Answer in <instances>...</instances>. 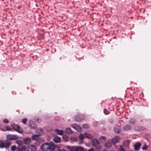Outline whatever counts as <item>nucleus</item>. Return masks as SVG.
<instances>
[{
    "label": "nucleus",
    "instance_id": "f257e3e1",
    "mask_svg": "<svg viewBox=\"0 0 151 151\" xmlns=\"http://www.w3.org/2000/svg\"><path fill=\"white\" fill-rule=\"evenodd\" d=\"M40 147L43 151H47L48 150L50 151H53L55 149V146L52 142H50L49 143H45L41 146Z\"/></svg>",
    "mask_w": 151,
    "mask_h": 151
},
{
    "label": "nucleus",
    "instance_id": "f03ea898",
    "mask_svg": "<svg viewBox=\"0 0 151 151\" xmlns=\"http://www.w3.org/2000/svg\"><path fill=\"white\" fill-rule=\"evenodd\" d=\"M12 144V142L8 140L0 141V148L1 149L9 148Z\"/></svg>",
    "mask_w": 151,
    "mask_h": 151
},
{
    "label": "nucleus",
    "instance_id": "7ed1b4c3",
    "mask_svg": "<svg viewBox=\"0 0 151 151\" xmlns=\"http://www.w3.org/2000/svg\"><path fill=\"white\" fill-rule=\"evenodd\" d=\"M65 148L70 151H83V148L80 146H67Z\"/></svg>",
    "mask_w": 151,
    "mask_h": 151
},
{
    "label": "nucleus",
    "instance_id": "20e7f679",
    "mask_svg": "<svg viewBox=\"0 0 151 151\" xmlns=\"http://www.w3.org/2000/svg\"><path fill=\"white\" fill-rule=\"evenodd\" d=\"M11 126L14 130L20 133H22L23 132V129L18 125L13 124H12Z\"/></svg>",
    "mask_w": 151,
    "mask_h": 151
},
{
    "label": "nucleus",
    "instance_id": "39448f33",
    "mask_svg": "<svg viewBox=\"0 0 151 151\" xmlns=\"http://www.w3.org/2000/svg\"><path fill=\"white\" fill-rule=\"evenodd\" d=\"M7 138L8 140H14L17 139L19 137L17 135L9 134L7 135Z\"/></svg>",
    "mask_w": 151,
    "mask_h": 151
},
{
    "label": "nucleus",
    "instance_id": "423d86ee",
    "mask_svg": "<svg viewBox=\"0 0 151 151\" xmlns=\"http://www.w3.org/2000/svg\"><path fill=\"white\" fill-rule=\"evenodd\" d=\"M37 150L36 146L32 145H29L27 147V151H35Z\"/></svg>",
    "mask_w": 151,
    "mask_h": 151
},
{
    "label": "nucleus",
    "instance_id": "0eeeda50",
    "mask_svg": "<svg viewBox=\"0 0 151 151\" xmlns=\"http://www.w3.org/2000/svg\"><path fill=\"white\" fill-rule=\"evenodd\" d=\"M29 126L31 129H36L37 128L36 124L34 122L31 120L29 121Z\"/></svg>",
    "mask_w": 151,
    "mask_h": 151
},
{
    "label": "nucleus",
    "instance_id": "6e6552de",
    "mask_svg": "<svg viewBox=\"0 0 151 151\" xmlns=\"http://www.w3.org/2000/svg\"><path fill=\"white\" fill-rule=\"evenodd\" d=\"M84 119V116L80 115L75 116L74 117L75 120L76 121L80 122L83 120Z\"/></svg>",
    "mask_w": 151,
    "mask_h": 151
},
{
    "label": "nucleus",
    "instance_id": "1a4fd4ad",
    "mask_svg": "<svg viewBox=\"0 0 151 151\" xmlns=\"http://www.w3.org/2000/svg\"><path fill=\"white\" fill-rule=\"evenodd\" d=\"M141 144L139 142H138L136 143L134 145V149L135 151H139L140 149Z\"/></svg>",
    "mask_w": 151,
    "mask_h": 151
},
{
    "label": "nucleus",
    "instance_id": "9d476101",
    "mask_svg": "<svg viewBox=\"0 0 151 151\" xmlns=\"http://www.w3.org/2000/svg\"><path fill=\"white\" fill-rule=\"evenodd\" d=\"M71 127L78 131L80 132L81 130V127L76 124H72L71 125Z\"/></svg>",
    "mask_w": 151,
    "mask_h": 151
},
{
    "label": "nucleus",
    "instance_id": "9b49d317",
    "mask_svg": "<svg viewBox=\"0 0 151 151\" xmlns=\"http://www.w3.org/2000/svg\"><path fill=\"white\" fill-rule=\"evenodd\" d=\"M120 138L119 136H116L114 137L111 139V141L114 144H115L119 141Z\"/></svg>",
    "mask_w": 151,
    "mask_h": 151
},
{
    "label": "nucleus",
    "instance_id": "f8f14e48",
    "mask_svg": "<svg viewBox=\"0 0 151 151\" xmlns=\"http://www.w3.org/2000/svg\"><path fill=\"white\" fill-rule=\"evenodd\" d=\"M92 145L94 147L97 146L100 144L99 142L96 139H93L91 140Z\"/></svg>",
    "mask_w": 151,
    "mask_h": 151
},
{
    "label": "nucleus",
    "instance_id": "ddd939ff",
    "mask_svg": "<svg viewBox=\"0 0 151 151\" xmlns=\"http://www.w3.org/2000/svg\"><path fill=\"white\" fill-rule=\"evenodd\" d=\"M23 141L24 144L26 145H28L31 142V138L27 137L23 139Z\"/></svg>",
    "mask_w": 151,
    "mask_h": 151
},
{
    "label": "nucleus",
    "instance_id": "4468645a",
    "mask_svg": "<svg viewBox=\"0 0 151 151\" xmlns=\"http://www.w3.org/2000/svg\"><path fill=\"white\" fill-rule=\"evenodd\" d=\"M26 149V147L25 146H22L21 148L20 146H18L17 148V151H24Z\"/></svg>",
    "mask_w": 151,
    "mask_h": 151
},
{
    "label": "nucleus",
    "instance_id": "2eb2a0df",
    "mask_svg": "<svg viewBox=\"0 0 151 151\" xmlns=\"http://www.w3.org/2000/svg\"><path fill=\"white\" fill-rule=\"evenodd\" d=\"M132 128L131 126L127 124L123 127V129L124 131H127L131 129Z\"/></svg>",
    "mask_w": 151,
    "mask_h": 151
},
{
    "label": "nucleus",
    "instance_id": "dca6fc26",
    "mask_svg": "<svg viewBox=\"0 0 151 151\" xmlns=\"http://www.w3.org/2000/svg\"><path fill=\"white\" fill-rule=\"evenodd\" d=\"M136 122V120L135 118H131L129 120V122L132 125L134 124Z\"/></svg>",
    "mask_w": 151,
    "mask_h": 151
},
{
    "label": "nucleus",
    "instance_id": "f3484780",
    "mask_svg": "<svg viewBox=\"0 0 151 151\" xmlns=\"http://www.w3.org/2000/svg\"><path fill=\"white\" fill-rule=\"evenodd\" d=\"M54 141L56 143L59 142L61 141V138L58 136L55 137L53 139Z\"/></svg>",
    "mask_w": 151,
    "mask_h": 151
},
{
    "label": "nucleus",
    "instance_id": "a211bd4d",
    "mask_svg": "<svg viewBox=\"0 0 151 151\" xmlns=\"http://www.w3.org/2000/svg\"><path fill=\"white\" fill-rule=\"evenodd\" d=\"M55 132H56L57 134H58L60 135H62L63 134V131L62 130H60L58 129H56L55 130Z\"/></svg>",
    "mask_w": 151,
    "mask_h": 151
},
{
    "label": "nucleus",
    "instance_id": "6ab92c4d",
    "mask_svg": "<svg viewBox=\"0 0 151 151\" xmlns=\"http://www.w3.org/2000/svg\"><path fill=\"white\" fill-rule=\"evenodd\" d=\"M114 132L117 133H119L121 131L120 129L118 126H115L114 128Z\"/></svg>",
    "mask_w": 151,
    "mask_h": 151
},
{
    "label": "nucleus",
    "instance_id": "aec40b11",
    "mask_svg": "<svg viewBox=\"0 0 151 151\" xmlns=\"http://www.w3.org/2000/svg\"><path fill=\"white\" fill-rule=\"evenodd\" d=\"M99 139L101 142L104 143L105 142L106 140V138L104 136H101L99 137Z\"/></svg>",
    "mask_w": 151,
    "mask_h": 151
},
{
    "label": "nucleus",
    "instance_id": "412c9836",
    "mask_svg": "<svg viewBox=\"0 0 151 151\" xmlns=\"http://www.w3.org/2000/svg\"><path fill=\"white\" fill-rule=\"evenodd\" d=\"M85 137L89 139H92L93 138V136L90 134L87 133L86 132L84 133Z\"/></svg>",
    "mask_w": 151,
    "mask_h": 151
},
{
    "label": "nucleus",
    "instance_id": "4be33fe9",
    "mask_svg": "<svg viewBox=\"0 0 151 151\" xmlns=\"http://www.w3.org/2000/svg\"><path fill=\"white\" fill-rule=\"evenodd\" d=\"M65 133L68 134H70L73 133V132L70 128H66L65 131Z\"/></svg>",
    "mask_w": 151,
    "mask_h": 151
},
{
    "label": "nucleus",
    "instance_id": "5701e85b",
    "mask_svg": "<svg viewBox=\"0 0 151 151\" xmlns=\"http://www.w3.org/2000/svg\"><path fill=\"white\" fill-rule=\"evenodd\" d=\"M105 146L106 147L109 148L111 147V144L110 142H108L105 143Z\"/></svg>",
    "mask_w": 151,
    "mask_h": 151
},
{
    "label": "nucleus",
    "instance_id": "b1692460",
    "mask_svg": "<svg viewBox=\"0 0 151 151\" xmlns=\"http://www.w3.org/2000/svg\"><path fill=\"white\" fill-rule=\"evenodd\" d=\"M79 138L80 139H83L85 137V136L84 134L80 133L79 135Z\"/></svg>",
    "mask_w": 151,
    "mask_h": 151
},
{
    "label": "nucleus",
    "instance_id": "393cba45",
    "mask_svg": "<svg viewBox=\"0 0 151 151\" xmlns=\"http://www.w3.org/2000/svg\"><path fill=\"white\" fill-rule=\"evenodd\" d=\"M95 147H96V151H99L101 150L102 148L101 146L99 144L97 146H95Z\"/></svg>",
    "mask_w": 151,
    "mask_h": 151
},
{
    "label": "nucleus",
    "instance_id": "a878e982",
    "mask_svg": "<svg viewBox=\"0 0 151 151\" xmlns=\"http://www.w3.org/2000/svg\"><path fill=\"white\" fill-rule=\"evenodd\" d=\"M38 135L37 134H33L31 137V138L33 140H36L37 138Z\"/></svg>",
    "mask_w": 151,
    "mask_h": 151
},
{
    "label": "nucleus",
    "instance_id": "bb28decb",
    "mask_svg": "<svg viewBox=\"0 0 151 151\" xmlns=\"http://www.w3.org/2000/svg\"><path fill=\"white\" fill-rule=\"evenodd\" d=\"M70 139V140L73 142H76L78 140L77 139L76 137H71Z\"/></svg>",
    "mask_w": 151,
    "mask_h": 151
},
{
    "label": "nucleus",
    "instance_id": "cd10ccee",
    "mask_svg": "<svg viewBox=\"0 0 151 151\" xmlns=\"http://www.w3.org/2000/svg\"><path fill=\"white\" fill-rule=\"evenodd\" d=\"M82 127L84 129H87L88 128L89 126L88 124H85L83 125Z\"/></svg>",
    "mask_w": 151,
    "mask_h": 151
},
{
    "label": "nucleus",
    "instance_id": "c85d7f7f",
    "mask_svg": "<svg viewBox=\"0 0 151 151\" xmlns=\"http://www.w3.org/2000/svg\"><path fill=\"white\" fill-rule=\"evenodd\" d=\"M104 114L106 115L110 113L109 111L105 109H104Z\"/></svg>",
    "mask_w": 151,
    "mask_h": 151
},
{
    "label": "nucleus",
    "instance_id": "c756f323",
    "mask_svg": "<svg viewBox=\"0 0 151 151\" xmlns=\"http://www.w3.org/2000/svg\"><path fill=\"white\" fill-rule=\"evenodd\" d=\"M17 148L16 147L15 145L12 146L11 148V150L12 151H14L15 150H17Z\"/></svg>",
    "mask_w": 151,
    "mask_h": 151
},
{
    "label": "nucleus",
    "instance_id": "7c9ffc66",
    "mask_svg": "<svg viewBox=\"0 0 151 151\" xmlns=\"http://www.w3.org/2000/svg\"><path fill=\"white\" fill-rule=\"evenodd\" d=\"M147 146L145 144L142 146V149L143 150H146L147 149Z\"/></svg>",
    "mask_w": 151,
    "mask_h": 151
},
{
    "label": "nucleus",
    "instance_id": "2f4dec72",
    "mask_svg": "<svg viewBox=\"0 0 151 151\" xmlns=\"http://www.w3.org/2000/svg\"><path fill=\"white\" fill-rule=\"evenodd\" d=\"M17 143L19 145V146L20 147V146L22 144V142L20 140H18L16 141Z\"/></svg>",
    "mask_w": 151,
    "mask_h": 151
},
{
    "label": "nucleus",
    "instance_id": "473e14b6",
    "mask_svg": "<svg viewBox=\"0 0 151 151\" xmlns=\"http://www.w3.org/2000/svg\"><path fill=\"white\" fill-rule=\"evenodd\" d=\"M27 120V119L26 118H23L22 119V122L24 124H26V122Z\"/></svg>",
    "mask_w": 151,
    "mask_h": 151
},
{
    "label": "nucleus",
    "instance_id": "72a5a7b5",
    "mask_svg": "<svg viewBox=\"0 0 151 151\" xmlns=\"http://www.w3.org/2000/svg\"><path fill=\"white\" fill-rule=\"evenodd\" d=\"M5 127H6V130H7V131H11L12 129L11 127H9L7 126H6Z\"/></svg>",
    "mask_w": 151,
    "mask_h": 151
},
{
    "label": "nucleus",
    "instance_id": "f704fd0d",
    "mask_svg": "<svg viewBox=\"0 0 151 151\" xmlns=\"http://www.w3.org/2000/svg\"><path fill=\"white\" fill-rule=\"evenodd\" d=\"M3 122L5 124H7L9 123V120L7 119H4L3 120Z\"/></svg>",
    "mask_w": 151,
    "mask_h": 151
},
{
    "label": "nucleus",
    "instance_id": "c9c22d12",
    "mask_svg": "<svg viewBox=\"0 0 151 151\" xmlns=\"http://www.w3.org/2000/svg\"><path fill=\"white\" fill-rule=\"evenodd\" d=\"M119 148V151H125L124 149L122 147L121 145L120 146Z\"/></svg>",
    "mask_w": 151,
    "mask_h": 151
},
{
    "label": "nucleus",
    "instance_id": "e433bc0d",
    "mask_svg": "<svg viewBox=\"0 0 151 151\" xmlns=\"http://www.w3.org/2000/svg\"><path fill=\"white\" fill-rule=\"evenodd\" d=\"M63 139H65L66 141H67V140H68V138L66 136H63Z\"/></svg>",
    "mask_w": 151,
    "mask_h": 151
},
{
    "label": "nucleus",
    "instance_id": "4c0bfd02",
    "mask_svg": "<svg viewBox=\"0 0 151 151\" xmlns=\"http://www.w3.org/2000/svg\"><path fill=\"white\" fill-rule=\"evenodd\" d=\"M83 151H84V150H83ZM88 151H94V150L93 148H91L89 149Z\"/></svg>",
    "mask_w": 151,
    "mask_h": 151
},
{
    "label": "nucleus",
    "instance_id": "58836bf2",
    "mask_svg": "<svg viewBox=\"0 0 151 151\" xmlns=\"http://www.w3.org/2000/svg\"><path fill=\"white\" fill-rule=\"evenodd\" d=\"M39 130H40V131H42V130L41 129H37V133L38 132V131Z\"/></svg>",
    "mask_w": 151,
    "mask_h": 151
},
{
    "label": "nucleus",
    "instance_id": "ea45409f",
    "mask_svg": "<svg viewBox=\"0 0 151 151\" xmlns=\"http://www.w3.org/2000/svg\"><path fill=\"white\" fill-rule=\"evenodd\" d=\"M62 151H66V150H65V149H63L62 150Z\"/></svg>",
    "mask_w": 151,
    "mask_h": 151
},
{
    "label": "nucleus",
    "instance_id": "a19ab883",
    "mask_svg": "<svg viewBox=\"0 0 151 151\" xmlns=\"http://www.w3.org/2000/svg\"><path fill=\"white\" fill-rule=\"evenodd\" d=\"M2 131H5V130H2Z\"/></svg>",
    "mask_w": 151,
    "mask_h": 151
}]
</instances>
